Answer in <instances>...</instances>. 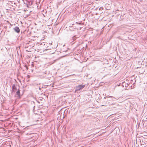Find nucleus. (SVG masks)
I'll use <instances>...</instances> for the list:
<instances>
[{
  "label": "nucleus",
  "instance_id": "f257e3e1",
  "mask_svg": "<svg viewBox=\"0 0 147 147\" xmlns=\"http://www.w3.org/2000/svg\"><path fill=\"white\" fill-rule=\"evenodd\" d=\"M15 92H16V96L18 98H20L21 96L20 94L19 86L17 84H13L12 86L11 93Z\"/></svg>",
  "mask_w": 147,
  "mask_h": 147
},
{
  "label": "nucleus",
  "instance_id": "f03ea898",
  "mask_svg": "<svg viewBox=\"0 0 147 147\" xmlns=\"http://www.w3.org/2000/svg\"><path fill=\"white\" fill-rule=\"evenodd\" d=\"M85 86V85H78L76 87L75 92H78V91L82 90Z\"/></svg>",
  "mask_w": 147,
  "mask_h": 147
},
{
  "label": "nucleus",
  "instance_id": "7ed1b4c3",
  "mask_svg": "<svg viewBox=\"0 0 147 147\" xmlns=\"http://www.w3.org/2000/svg\"><path fill=\"white\" fill-rule=\"evenodd\" d=\"M13 29L17 33H19L20 31V30L18 27L16 26Z\"/></svg>",
  "mask_w": 147,
  "mask_h": 147
},
{
  "label": "nucleus",
  "instance_id": "20e7f679",
  "mask_svg": "<svg viewBox=\"0 0 147 147\" xmlns=\"http://www.w3.org/2000/svg\"><path fill=\"white\" fill-rule=\"evenodd\" d=\"M34 1L32 0L31 1H28V2L27 5H29L30 6L32 5L33 4V3Z\"/></svg>",
  "mask_w": 147,
  "mask_h": 147
},
{
  "label": "nucleus",
  "instance_id": "39448f33",
  "mask_svg": "<svg viewBox=\"0 0 147 147\" xmlns=\"http://www.w3.org/2000/svg\"><path fill=\"white\" fill-rule=\"evenodd\" d=\"M69 29L71 31H74L76 29L75 27L74 28L72 26H69Z\"/></svg>",
  "mask_w": 147,
  "mask_h": 147
},
{
  "label": "nucleus",
  "instance_id": "423d86ee",
  "mask_svg": "<svg viewBox=\"0 0 147 147\" xmlns=\"http://www.w3.org/2000/svg\"><path fill=\"white\" fill-rule=\"evenodd\" d=\"M131 84H130V83H125V86L126 87H127L128 86H129V87H131Z\"/></svg>",
  "mask_w": 147,
  "mask_h": 147
},
{
  "label": "nucleus",
  "instance_id": "0eeeda50",
  "mask_svg": "<svg viewBox=\"0 0 147 147\" xmlns=\"http://www.w3.org/2000/svg\"><path fill=\"white\" fill-rule=\"evenodd\" d=\"M78 37H76V35H75V36H74L71 39L73 40V41H75L76 39V38H78Z\"/></svg>",
  "mask_w": 147,
  "mask_h": 147
},
{
  "label": "nucleus",
  "instance_id": "6e6552de",
  "mask_svg": "<svg viewBox=\"0 0 147 147\" xmlns=\"http://www.w3.org/2000/svg\"><path fill=\"white\" fill-rule=\"evenodd\" d=\"M43 98H42V97H39V99L40 100H42V99H43Z\"/></svg>",
  "mask_w": 147,
  "mask_h": 147
},
{
  "label": "nucleus",
  "instance_id": "1a4fd4ad",
  "mask_svg": "<svg viewBox=\"0 0 147 147\" xmlns=\"http://www.w3.org/2000/svg\"><path fill=\"white\" fill-rule=\"evenodd\" d=\"M32 134H31V133H30V134H28V133H27L26 134L27 135H31Z\"/></svg>",
  "mask_w": 147,
  "mask_h": 147
},
{
  "label": "nucleus",
  "instance_id": "9d476101",
  "mask_svg": "<svg viewBox=\"0 0 147 147\" xmlns=\"http://www.w3.org/2000/svg\"><path fill=\"white\" fill-rule=\"evenodd\" d=\"M112 96H110L109 97H112Z\"/></svg>",
  "mask_w": 147,
  "mask_h": 147
},
{
  "label": "nucleus",
  "instance_id": "9b49d317",
  "mask_svg": "<svg viewBox=\"0 0 147 147\" xmlns=\"http://www.w3.org/2000/svg\"><path fill=\"white\" fill-rule=\"evenodd\" d=\"M32 137H33V136H30V137H31V138H32Z\"/></svg>",
  "mask_w": 147,
  "mask_h": 147
},
{
  "label": "nucleus",
  "instance_id": "f8f14e48",
  "mask_svg": "<svg viewBox=\"0 0 147 147\" xmlns=\"http://www.w3.org/2000/svg\"><path fill=\"white\" fill-rule=\"evenodd\" d=\"M143 72H141V73H143Z\"/></svg>",
  "mask_w": 147,
  "mask_h": 147
},
{
  "label": "nucleus",
  "instance_id": "ddd939ff",
  "mask_svg": "<svg viewBox=\"0 0 147 147\" xmlns=\"http://www.w3.org/2000/svg\"><path fill=\"white\" fill-rule=\"evenodd\" d=\"M117 98H115L114 99H117Z\"/></svg>",
  "mask_w": 147,
  "mask_h": 147
},
{
  "label": "nucleus",
  "instance_id": "4468645a",
  "mask_svg": "<svg viewBox=\"0 0 147 147\" xmlns=\"http://www.w3.org/2000/svg\"><path fill=\"white\" fill-rule=\"evenodd\" d=\"M24 0H22L23 1Z\"/></svg>",
  "mask_w": 147,
  "mask_h": 147
}]
</instances>
